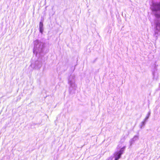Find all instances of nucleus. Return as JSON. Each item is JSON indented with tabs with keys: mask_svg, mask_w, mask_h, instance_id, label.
<instances>
[{
	"mask_svg": "<svg viewBox=\"0 0 160 160\" xmlns=\"http://www.w3.org/2000/svg\"><path fill=\"white\" fill-rule=\"evenodd\" d=\"M33 43V52L37 57H39L43 52L44 43L38 40L34 41Z\"/></svg>",
	"mask_w": 160,
	"mask_h": 160,
	"instance_id": "obj_1",
	"label": "nucleus"
},
{
	"mask_svg": "<svg viewBox=\"0 0 160 160\" xmlns=\"http://www.w3.org/2000/svg\"><path fill=\"white\" fill-rule=\"evenodd\" d=\"M152 10L156 17L160 18V2L153 3Z\"/></svg>",
	"mask_w": 160,
	"mask_h": 160,
	"instance_id": "obj_2",
	"label": "nucleus"
},
{
	"mask_svg": "<svg viewBox=\"0 0 160 160\" xmlns=\"http://www.w3.org/2000/svg\"><path fill=\"white\" fill-rule=\"evenodd\" d=\"M155 24L154 35L157 39L158 37L160 36V18L156 21Z\"/></svg>",
	"mask_w": 160,
	"mask_h": 160,
	"instance_id": "obj_3",
	"label": "nucleus"
},
{
	"mask_svg": "<svg viewBox=\"0 0 160 160\" xmlns=\"http://www.w3.org/2000/svg\"><path fill=\"white\" fill-rule=\"evenodd\" d=\"M125 148V147H124L122 148L118 152H116L114 154L115 160H118L121 158V155L123 153L124 149Z\"/></svg>",
	"mask_w": 160,
	"mask_h": 160,
	"instance_id": "obj_4",
	"label": "nucleus"
},
{
	"mask_svg": "<svg viewBox=\"0 0 160 160\" xmlns=\"http://www.w3.org/2000/svg\"><path fill=\"white\" fill-rule=\"evenodd\" d=\"M39 28L40 32L42 33L43 31V24L42 22H40L39 25Z\"/></svg>",
	"mask_w": 160,
	"mask_h": 160,
	"instance_id": "obj_5",
	"label": "nucleus"
}]
</instances>
